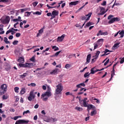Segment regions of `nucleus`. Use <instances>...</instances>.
Masks as SVG:
<instances>
[{
	"mask_svg": "<svg viewBox=\"0 0 124 124\" xmlns=\"http://www.w3.org/2000/svg\"><path fill=\"white\" fill-rule=\"evenodd\" d=\"M52 94L50 92H46L41 95V98H43L44 101H47L48 100V97H50Z\"/></svg>",
	"mask_w": 124,
	"mask_h": 124,
	"instance_id": "nucleus-1",
	"label": "nucleus"
},
{
	"mask_svg": "<svg viewBox=\"0 0 124 124\" xmlns=\"http://www.w3.org/2000/svg\"><path fill=\"white\" fill-rule=\"evenodd\" d=\"M7 91V85L6 84H4L1 85L0 90V95L4 94Z\"/></svg>",
	"mask_w": 124,
	"mask_h": 124,
	"instance_id": "nucleus-2",
	"label": "nucleus"
},
{
	"mask_svg": "<svg viewBox=\"0 0 124 124\" xmlns=\"http://www.w3.org/2000/svg\"><path fill=\"white\" fill-rule=\"evenodd\" d=\"M56 89L55 90V93L56 94H61L62 90H63V87L62 85V84H59L56 86Z\"/></svg>",
	"mask_w": 124,
	"mask_h": 124,
	"instance_id": "nucleus-3",
	"label": "nucleus"
},
{
	"mask_svg": "<svg viewBox=\"0 0 124 124\" xmlns=\"http://www.w3.org/2000/svg\"><path fill=\"white\" fill-rule=\"evenodd\" d=\"M18 66L20 67H28V68H31V67L33 66V63H27L26 64L19 63L17 64Z\"/></svg>",
	"mask_w": 124,
	"mask_h": 124,
	"instance_id": "nucleus-4",
	"label": "nucleus"
},
{
	"mask_svg": "<svg viewBox=\"0 0 124 124\" xmlns=\"http://www.w3.org/2000/svg\"><path fill=\"white\" fill-rule=\"evenodd\" d=\"M36 93H37V92L34 93L33 91L30 92L29 96L28 97V100H29V101H31L32 99H34Z\"/></svg>",
	"mask_w": 124,
	"mask_h": 124,
	"instance_id": "nucleus-5",
	"label": "nucleus"
},
{
	"mask_svg": "<svg viewBox=\"0 0 124 124\" xmlns=\"http://www.w3.org/2000/svg\"><path fill=\"white\" fill-rule=\"evenodd\" d=\"M2 24L5 25L6 24H9V22H10V17L9 16H7L4 19H0Z\"/></svg>",
	"mask_w": 124,
	"mask_h": 124,
	"instance_id": "nucleus-6",
	"label": "nucleus"
},
{
	"mask_svg": "<svg viewBox=\"0 0 124 124\" xmlns=\"http://www.w3.org/2000/svg\"><path fill=\"white\" fill-rule=\"evenodd\" d=\"M121 19L118 17H113L110 19V20L108 22V23L109 24H113L114 22H119Z\"/></svg>",
	"mask_w": 124,
	"mask_h": 124,
	"instance_id": "nucleus-7",
	"label": "nucleus"
},
{
	"mask_svg": "<svg viewBox=\"0 0 124 124\" xmlns=\"http://www.w3.org/2000/svg\"><path fill=\"white\" fill-rule=\"evenodd\" d=\"M30 121L25 120H19L16 121L15 124H29Z\"/></svg>",
	"mask_w": 124,
	"mask_h": 124,
	"instance_id": "nucleus-8",
	"label": "nucleus"
},
{
	"mask_svg": "<svg viewBox=\"0 0 124 124\" xmlns=\"http://www.w3.org/2000/svg\"><path fill=\"white\" fill-rule=\"evenodd\" d=\"M100 13L98 14V16L100 15H104V14L106 13V12H105V8H104L103 7H100Z\"/></svg>",
	"mask_w": 124,
	"mask_h": 124,
	"instance_id": "nucleus-9",
	"label": "nucleus"
},
{
	"mask_svg": "<svg viewBox=\"0 0 124 124\" xmlns=\"http://www.w3.org/2000/svg\"><path fill=\"white\" fill-rule=\"evenodd\" d=\"M65 36V34H62L61 36H59L57 40V42H62V41L64 39Z\"/></svg>",
	"mask_w": 124,
	"mask_h": 124,
	"instance_id": "nucleus-10",
	"label": "nucleus"
},
{
	"mask_svg": "<svg viewBox=\"0 0 124 124\" xmlns=\"http://www.w3.org/2000/svg\"><path fill=\"white\" fill-rule=\"evenodd\" d=\"M87 107L88 112H90V110H92V109L95 110V107L93 106V105H87V107Z\"/></svg>",
	"mask_w": 124,
	"mask_h": 124,
	"instance_id": "nucleus-11",
	"label": "nucleus"
},
{
	"mask_svg": "<svg viewBox=\"0 0 124 124\" xmlns=\"http://www.w3.org/2000/svg\"><path fill=\"white\" fill-rule=\"evenodd\" d=\"M85 16H86V17H88L86 19V21L84 22V23L82 25V27H84V26H85V24H86V22H87V21H89V20H90V18H91V16H92V13H90L87 15H86Z\"/></svg>",
	"mask_w": 124,
	"mask_h": 124,
	"instance_id": "nucleus-12",
	"label": "nucleus"
},
{
	"mask_svg": "<svg viewBox=\"0 0 124 124\" xmlns=\"http://www.w3.org/2000/svg\"><path fill=\"white\" fill-rule=\"evenodd\" d=\"M91 58H92V55L89 54L87 55L86 59V62H85L86 64H88V63H90V62L91 61Z\"/></svg>",
	"mask_w": 124,
	"mask_h": 124,
	"instance_id": "nucleus-13",
	"label": "nucleus"
},
{
	"mask_svg": "<svg viewBox=\"0 0 124 124\" xmlns=\"http://www.w3.org/2000/svg\"><path fill=\"white\" fill-rule=\"evenodd\" d=\"M87 100H88V98H85L83 100H82L83 105L84 107H88V104H87Z\"/></svg>",
	"mask_w": 124,
	"mask_h": 124,
	"instance_id": "nucleus-14",
	"label": "nucleus"
},
{
	"mask_svg": "<svg viewBox=\"0 0 124 124\" xmlns=\"http://www.w3.org/2000/svg\"><path fill=\"white\" fill-rule=\"evenodd\" d=\"M80 1L78 0V1H72L69 4L70 5H77L78 3H80Z\"/></svg>",
	"mask_w": 124,
	"mask_h": 124,
	"instance_id": "nucleus-15",
	"label": "nucleus"
},
{
	"mask_svg": "<svg viewBox=\"0 0 124 124\" xmlns=\"http://www.w3.org/2000/svg\"><path fill=\"white\" fill-rule=\"evenodd\" d=\"M17 61L18 62H20V63H23V62H25V60L23 57H19L17 60Z\"/></svg>",
	"mask_w": 124,
	"mask_h": 124,
	"instance_id": "nucleus-16",
	"label": "nucleus"
},
{
	"mask_svg": "<svg viewBox=\"0 0 124 124\" xmlns=\"http://www.w3.org/2000/svg\"><path fill=\"white\" fill-rule=\"evenodd\" d=\"M26 76H28V73H23V75H20L19 78L20 79H24L26 78Z\"/></svg>",
	"mask_w": 124,
	"mask_h": 124,
	"instance_id": "nucleus-17",
	"label": "nucleus"
},
{
	"mask_svg": "<svg viewBox=\"0 0 124 124\" xmlns=\"http://www.w3.org/2000/svg\"><path fill=\"white\" fill-rule=\"evenodd\" d=\"M52 16H54V17L58 16L59 15V11H56V10L52 11Z\"/></svg>",
	"mask_w": 124,
	"mask_h": 124,
	"instance_id": "nucleus-18",
	"label": "nucleus"
},
{
	"mask_svg": "<svg viewBox=\"0 0 124 124\" xmlns=\"http://www.w3.org/2000/svg\"><path fill=\"white\" fill-rule=\"evenodd\" d=\"M95 70V67L91 68L90 74H94L96 72Z\"/></svg>",
	"mask_w": 124,
	"mask_h": 124,
	"instance_id": "nucleus-19",
	"label": "nucleus"
},
{
	"mask_svg": "<svg viewBox=\"0 0 124 124\" xmlns=\"http://www.w3.org/2000/svg\"><path fill=\"white\" fill-rule=\"evenodd\" d=\"M75 109V110H77V111H78L79 112H82V111H83V108L78 107H76Z\"/></svg>",
	"mask_w": 124,
	"mask_h": 124,
	"instance_id": "nucleus-20",
	"label": "nucleus"
},
{
	"mask_svg": "<svg viewBox=\"0 0 124 124\" xmlns=\"http://www.w3.org/2000/svg\"><path fill=\"white\" fill-rule=\"evenodd\" d=\"M90 75H91V74L89 72L85 73L84 75V78H89L90 77Z\"/></svg>",
	"mask_w": 124,
	"mask_h": 124,
	"instance_id": "nucleus-21",
	"label": "nucleus"
},
{
	"mask_svg": "<svg viewBox=\"0 0 124 124\" xmlns=\"http://www.w3.org/2000/svg\"><path fill=\"white\" fill-rule=\"evenodd\" d=\"M58 70H59V69L56 68L55 70H53L51 72H50V74H56V73H58Z\"/></svg>",
	"mask_w": 124,
	"mask_h": 124,
	"instance_id": "nucleus-22",
	"label": "nucleus"
},
{
	"mask_svg": "<svg viewBox=\"0 0 124 124\" xmlns=\"http://www.w3.org/2000/svg\"><path fill=\"white\" fill-rule=\"evenodd\" d=\"M119 34L121 35L120 38H123L124 35V30H122L121 31H120Z\"/></svg>",
	"mask_w": 124,
	"mask_h": 124,
	"instance_id": "nucleus-23",
	"label": "nucleus"
},
{
	"mask_svg": "<svg viewBox=\"0 0 124 124\" xmlns=\"http://www.w3.org/2000/svg\"><path fill=\"white\" fill-rule=\"evenodd\" d=\"M8 39H7V37H5L4 38V41L5 43H6V44H10V42H9V41H8Z\"/></svg>",
	"mask_w": 124,
	"mask_h": 124,
	"instance_id": "nucleus-24",
	"label": "nucleus"
},
{
	"mask_svg": "<svg viewBox=\"0 0 124 124\" xmlns=\"http://www.w3.org/2000/svg\"><path fill=\"white\" fill-rule=\"evenodd\" d=\"M103 42V39H100L97 41L98 44H100V45H102Z\"/></svg>",
	"mask_w": 124,
	"mask_h": 124,
	"instance_id": "nucleus-25",
	"label": "nucleus"
},
{
	"mask_svg": "<svg viewBox=\"0 0 124 124\" xmlns=\"http://www.w3.org/2000/svg\"><path fill=\"white\" fill-rule=\"evenodd\" d=\"M25 93H26V89L24 88H22L21 90L20 91L21 94H24Z\"/></svg>",
	"mask_w": 124,
	"mask_h": 124,
	"instance_id": "nucleus-26",
	"label": "nucleus"
},
{
	"mask_svg": "<svg viewBox=\"0 0 124 124\" xmlns=\"http://www.w3.org/2000/svg\"><path fill=\"white\" fill-rule=\"evenodd\" d=\"M99 54H100V52L99 51H97L95 55V60H97V58H98V56H99Z\"/></svg>",
	"mask_w": 124,
	"mask_h": 124,
	"instance_id": "nucleus-27",
	"label": "nucleus"
},
{
	"mask_svg": "<svg viewBox=\"0 0 124 124\" xmlns=\"http://www.w3.org/2000/svg\"><path fill=\"white\" fill-rule=\"evenodd\" d=\"M114 75H115V69L113 68L112 69V71H111V78H113V77H114Z\"/></svg>",
	"mask_w": 124,
	"mask_h": 124,
	"instance_id": "nucleus-28",
	"label": "nucleus"
},
{
	"mask_svg": "<svg viewBox=\"0 0 124 124\" xmlns=\"http://www.w3.org/2000/svg\"><path fill=\"white\" fill-rule=\"evenodd\" d=\"M30 60L31 61V62H35V57L34 56H33L32 57H31Z\"/></svg>",
	"mask_w": 124,
	"mask_h": 124,
	"instance_id": "nucleus-29",
	"label": "nucleus"
},
{
	"mask_svg": "<svg viewBox=\"0 0 124 124\" xmlns=\"http://www.w3.org/2000/svg\"><path fill=\"white\" fill-rule=\"evenodd\" d=\"M96 110H93L91 112V116H93V115H96Z\"/></svg>",
	"mask_w": 124,
	"mask_h": 124,
	"instance_id": "nucleus-30",
	"label": "nucleus"
},
{
	"mask_svg": "<svg viewBox=\"0 0 124 124\" xmlns=\"http://www.w3.org/2000/svg\"><path fill=\"white\" fill-rule=\"evenodd\" d=\"M14 90H15V93H19V87H16L14 88Z\"/></svg>",
	"mask_w": 124,
	"mask_h": 124,
	"instance_id": "nucleus-31",
	"label": "nucleus"
},
{
	"mask_svg": "<svg viewBox=\"0 0 124 124\" xmlns=\"http://www.w3.org/2000/svg\"><path fill=\"white\" fill-rule=\"evenodd\" d=\"M52 49H54V51H59V50L60 49L59 47H57V46H52Z\"/></svg>",
	"mask_w": 124,
	"mask_h": 124,
	"instance_id": "nucleus-32",
	"label": "nucleus"
},
{
	"mask_svg": "<svg viewBox=\"0 0 124 124\" xmlns=\"http://www.w3.org/2000/svg\"><path fill=\"white\" fill-rule=\"evenodd\" d=\"M33 15H41L42 13L40 12L37 11L33 13Z\"/></svg>",
	"mask_w": 124,
	"mask_h": 124,
	"instance_id": "nucleus-33",
	"label": "nucleus"
},
{
	"mask_svg": "<svg viewBox=\"0 0 124 124\" xmlns=\"http://www.w3.org/2000/svg\"><path fill=\"white\" fill-rule=\"evenodd\" d=\"M118 45H120V43H117L114 45L112 47L113 48H117V47H118Z\"/></svg>",
	"mask_w": 124,
	"mask_h": 124,
	"instance_id": "nucleus-34",
	"label": "nucleus"
},
{
	"mask_svg": "<svg viewBox=\"0 0 124 124\" xmlns=\"http://www.w3.org/2000/svg\"><path fill=\"white\" fill-rule=\"evenodd\" d=\"M103 32H102V31H101V30H100V31L98 32V33H97V36H99V35H102Z\"/></svg>",
	"mask_w": 124,
	"mask_h": 124,
	"instance_id": "nucleus-35",
	"label": "nucleus"
},
{
	"mask_svg": "<svg viewBox=\"0 0 124 124\" xmlns=\"http://www.w3.org/2000/svg\"><path fill=\"white\" fill-rule=\"evenodd\" d=\"M71 66V65L69 64H66L65 65V68H66V69H68V68H69V67H70Z\"/></svg>",
	"mask_w": 124,
	"mask_h": 124,
	"instance_id": "nucleus-36",
	"label": "nucleus"
},
{
	"mask_svg": "<svg viewBox=\"0 0 124 124\" xmlns=\"http://www.w3.org/2000/svg\"><path fill=\"white\" fill-rule=\"evenodd\" d=\"M8 98V96L7 95H3L2 96V99H3L4 100L5 99H7Z\"/></svg>",
	"mask_w": 124,
	"mask_h": 124,
	"instance_id": "nucleus-37",
	"label": "nucleus"
},
{
	"mask_svg": "<svg viewBox=\"0 0 124 124\" xmlns=\"http://www.w3.org/2000/svg\"><path fill=\"white\" fill-rule=\"evenodd\" d=\"M62 50H60L59 51H58L57 52L55 53V57H58V56H59V55H60V53H61Z\"/></svg>",
	"mask_w": 124,
	"mask_h": 124,
	"instance_id": "nucleus-38",
	"label": "nucleus"
},
{
	"mask_svg": "<svg viewBox=\"0 0 124 124\" xmlns=\"http://www.w3.org/2000/svg\"><path fill=\"white\" fill-rule=\"evenodd\" d=\"M38 4V2L37 1H35L32 3V4L34 7H35V6H36V5H37Z\"/></svg>",
	"mask_w": 124,
	"mask_h": 124,
	"instance_id": "nucleus-39",
	"label": "nucleus"
},
{
	"mask_svg": "<svg viewBox=\"0 0 124 124\" xmlns=\"http://www.w3.org/2000/svg\"><path fill=\"white\" fill-rule=\"evenodd\" d=\"M65 95H72V96H73V94H72V93H70V92H69L66 93Z\"/></svg>",
	"mask_w": 124,
	"mask_h": 124,
	"instance_id": "nucleus-40",
	"label": "nucleus"
},
{
	"mask_svg": "<svg viewBox=\"0 0 124 124\" xmlns=\"http://www.w3.org/2000/svg\"><path fill=\"white\" fill-rule=\"evenodd\" d=\"M0 2H9V0H0Z\"/></svg>",
	"mask_w": 124,
	"mask_h": 124,
	"instance_id": "nucleus-41",
	"label": "nucleus"
},
{
	"mask_svg": "<svg viewBox=\"0 0 124 124\" xmlns=\"http://www.w3.org/2000/svg\"><path fill=\"white\" fill-rule=\"evenodd\" d=\"M108 52H112V51H110V50H108V49L106 48V49H105V51H104V53H105L107 54V53H108Z\"/></svg>",
	"mask_w": 124,
	"mask_h": 124,
	"instance_id": "nucleus-42",
	"label": "nucleus"
},
{
	"mask_svg": "<svg viewBox=\"0 0 124 124\" xmlns=\"http://www.w3.org/2000/svg\"><path fill=\"white\" fill-rule=\"evenodd\" d=\"M19 118H21V116H15L14 117L13 119L15 121H16V120H18V119H19Z\"/></svg>",
	"mask_w": 124,
	"mask_h": 124,
	"instance_id": "nucleus-43",
	"label": "nucleus"
},
{
	"mask_svg": "<svg viewBox=\"0 0 124 124\" xmlns=\"http://www.w3.org/2000/svg\"><path fill=\"white\" fill-rule=\"evenodd\" d=\"M46 6H47V7H48V9H51V8H56V6L51 7V6H49V4H47Z\"/></svg>",
	"mask_w": 124,
	"mask_h": 124,
	"instance_id": "nucleus-44",
	"label": "nucleus"
},
{
	"mask_svg": "<svg viewBox=\"0 0 124 124\" xmlns=\"http://www.w3.org/2000/svg\"><path fill=\"white\" fill-rule=\"evenodd\" d=\"M19 42L18 41H14L13 42V45H17V44H18V43Z\"/></svg>",
	"mask_w": 124,
	"mask_h": 124,
	"instance_id": "nucleus-45",
	"label": "nucleus"
},
{
	"mask_svg": "<svg viewBox=\"0 0 124 124\" xmlns=\"http://www.w3.org/2000/svg\"><path fill=\"white\" fill-rule=\"evenodd\" d=\"M97 47H98V45H97L96 43H94V50L96 49Z\"/></svg>",
	"mask_w": 124,
	"mask_h": 124,
	"instance_id": "nucleus-46",
	"label": "nucleus"
},
{
	"mask_svg": "<svg viewBox=\"0 0 124 124\" xmlns=\"http://www.w3.org/2000/svg\"><path fill=\"white\" fill-rule=\"evenodd\" d=\"M81 20H82V21H85V20H87L86 16H81Z\"/></svg>",
	"mask_w": 124,
	"mask_h": 124,
	"instance_id": "nucleus-47",
	"label": "nucleus"
},
{
	"mask_svg": "<svg viewBox=\"0 0 124 124\" xmlns=\"http://www.w3.org/2000/svg\"><path fill=\"white\" fill-rule=\"evenodd\" d=\"M110 61V59H108L107 60V61L104 63V65L106 66L107 64H108V63L109 62V61Z\"/></svg>",
	"mask_w": 124,
	"mask_h": 124,
	"instance_id": "nucleus-48",
	"label": "nucleus"
},
{
	"mask_svg": "<svg viewBox=\"0 0 124 124\" xmlns=\"http://www.w3.org/2000/svg\"><path fill=\"white\" fill-rule=\"evenodd\" d=\"M110 61V59H108L107 60V61L104 63V65L106 66L107 64H108V63L109 62V61Z\"/></svg>",
	"mask_w": 124,
	"mask_h": 124,
	"instance_id": "nucleus-49",
	"label": "nucleus"
},
{
	"mask_svg": "<svg viewBox=\"0 0 124 124\" xmlns=\"http://www.w3.org/2000/svg\"><path fill=\"white\" fill-rule=\"evenodd\" d=\"M110 61V59H108L107 60V61L104 63V65L106 66L107 64H108V63L109 62V61Z\"/></svg>",
	"mask_w": 124,
	"mask_h": 124,
	"instance_id": "nucleus-50",
	"label": "nucleus"
},
{
	"mask_svg": "<svg viewBox=\"0 0 124 124\" xmlns=\"http://www.w3.org/2000/svg\"><path fill=\"white\" fill-rule=\"evenodd\" d=\"M110 61V59H108L107 60V61L104 63V65L106 66L107 64H108V63L109 62V61Z\"/></svg>",
	"mask_w": 124,
	"mask_h": 124,
	"instance_id": "nucleus-51",
	"label": "nucleus"
},
{
	"mask_svg": "<svg viewBox=\"0 0 124 124\" xmlns=\"http://www.w3.org/2000/svg\"><path fill=\"white\" fill-rule=\"evenodd\" d=\"M84 7H85V5H83L81 7L79 8L78 9V10L76 12V13H77V12H78V11H80V10H81V9H83V8H84Z\"/></svg>",
	"mask_w": 124,
	"mask_h": 124,
	"instance_id": "nucleus-52",
	"label": "nucleus"
},
{
	"mask_svg": "<svg viewBox=\"0 0 124 124\" xmlns=\"http://www.w3.org/2000/svg\"><path fill=\"white\" fill-rule=\"evenodd\" d=\"M92 22H89L88 23H87L86 24V27H90V26H91V25H92Z\"/></svg>",
	"mask_w": 124,
	"mask_h": 124,
	"instance_id": "nucleus-53",
	"label": "nucleus"
},
{
	"mask_svg": "<svg viewBox=\"0 0 124 124\" xmlns=\"http://www.w3.org/2000/svg\"><path fill=\"white\" fill-rule=\"evenodd\" d=\"M28 113H30V110H29L24 111L23 113V115H25V114H28Z\"/></svg>",
	"mask_w": 124,
	"mask_h": 124,
	"instance_id": "nucleus-54",
	"label": "nucleus"
},
{
	"mask_svg": "<svg viewBox=\"0 0 124 124\" xmlns=\"http://www.w3.org/2000/svg\"><path fill=\"white\" fill-rule=\"evenodd\" d=\"M43 29L42 28L41 30L39 31V33H40V34L43 33Z\"/></svg>",
	"mask_w": 124,
	"mask_h": 124,
	"instance_id": "nucleus-55",
	"label": "nucleus"
},
{
	"mask_svg": "<svg viewBox=\"0 0 124 124\" xmlns=\"http://www.w3.org/2000/svg\"><path fill=\"white\" fill-rule=\"evenodd\" d=\"M16 37H20V36H21V33H16Z\"/></svg>",
	"mask_w": 124,
	"mask_h": 124,
	"instance_id": "nucleus-56",
	"label": "nucleus"
},
{
	"mask_svg": "<svg viewBox=\"0 0 124 124\" xmlns=\"http://www.w3.org/2000/svg\"><path fill=\"white\" fill-rule=\"evenodd\" d=\"M113 17H114V16H113V15H109L108 17V20H110V19H111V18H113Z\"/></svg>",
	"mask_w": 124,
	"mask_h": 124,
	"instance_id": "nucleus-57",
	"label": "nucleus"
},
{
	"mask_svg": "<svg viewBox=\"0 0 124 124\" xmlns=\"http://www.w3.org/2000/svg\"><path fill=\"white\" fill-rule=\"evenodd\" d=\"M101 5L105 6V5H106V1H104L103 3H101Z\"/></svg>",
	"mask_w": 124,
	"mask_h": 124,
	"instance_id": "nucleus-58",
	"label": "nucleus"
},
{
	"mask_svg": "<svg viewBox=\"0 0 124 124\" xmlns=\"http://www.w3.org/2000/svg\"><path fill=\"white\" fill-rule=\"evenodd\" d=\"M102 34V35H108V32L107 31L104 32H103V34Z\"/></svg>",
	"mask_w": 124,
	"mask_h": 124,
	"instance_id": "nucleus-59",
	"label": "nucleus"
},
{
	"mask_svg": "<svg viewBox=\"0 0 124 124\" xmlns=\"http://www.w3.org/2000/svg\"><path fill=\"white\" fill-rule=\"evenodd\" d=\"M66 4L65 3V2H64V3L63 2L62 4V8H63V7H64V6H65Z\"/></svg>",
	"mask_w": 124,
	"mask_h": 124,
	"instance_id": "nucleus-60",
	"label": "nucleus"
},
{
	"mask_svg": "<svg viewBox=\"0 0 124 124\" xmlns=\"http://www.w3.org/2000/svg\"><path fill=\"white\" fill-rule=\"evenodd\" d=\"M30 85L31 87H35V86H36V84L34 83H31Z\"/></svg>",
	"mask_w": 124,
	"mask_h": 124,
	"instance_id": "nucleus-61",
	"label": "nucleus"
},
{
	"mask_svg": "<svg viewBox=\"0 0 124 124\" xmlns=\"http://www.w3.org/2000/svg\"><path fill=\"white\" fill-rule=\"evenodd\" d=\"M76 87L77 89H80V88H81V86L80 84L77 85Z\"/></svg>",
	"mask_w": 124,
	"mask_h": 124,
	"instance_id": "nucleus-62",
	"label": "nucleus"
},
{
	"mask_svg": "<svg viewBox=\"0 0 124 124\" xmlns=\"http://www.w3.org/2000/svg\"><path fill=\"white\" fill-rule=\"evenodd\" d=\"M124 58H123L122 59H121V61H120V63H124Z\"/></svg>",
	"mask_w": 124,
	"mask_h": 124,
	"instance_id": "nucleus-63",
	"label": "nucleus"
},
{
	"mask_svg": "<svg viewBox=\"0 0 124 124\" xmlns=\"http://www.w3.org/2000/svg\"><path fill=\"white\" fill-rule=\"evenodd\" d=\"M9 111L10 112H15V109H14V108H10L9 109Z\"/></svg>",
	"mask_w": 124,
	"mask_h": 124,
	"instance_id": "nucleus-64",
	"label": "nucleus"
}]
</instances>
